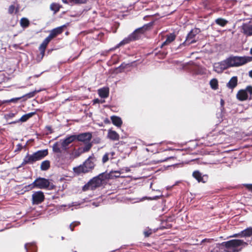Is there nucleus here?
<instances>
[{
	"label": "nucleus",
	"mask_w": 252,
	"mask_h": 252,
	"mask_svg": "<svg viewBox=\"0 0 252 252\" xmlns=\"http://www.w3.org/2000/svg\"><path fill=\"white\" fill-rule=\"evenodd\" d=\"M248 245L243 240L233 239L220 243V248L224 252H240Z\"/></svg>",
	"instance_id": "obj_1"
},
{
	"label": "nucleus",
	"mask_w": 252,
	"mask_h": 252,
	"mask_svg": "<svg viewBox=\"0 0 252 252\" xmlns=\"http://www.w3.org/2000/svg\"><path fill=\"white\" fill-rule=\"evenodd\" d=\"M76 140L75 135H72L64 139H61L53 145V151L55 153L61 154L63 151L68 149V145Z\"/></svg>",
	"instance_id": "obj_2"
},
{
	"label": "nucleus",
	"mask_w": 252,
	"mask_h": 252,
	"mask_svg": "<svg viewBox=\"0 0 252 252\" xmlns=\"http://www.w3.org/2000/svg\"><path fill=\"white\" fill-rule=\"evenodd\" d=\"M48 154L47 149L39 150L32 154H27L23 159L22 165L32 164L37 161L41 160Z\"/></svg>",
	"instance_id": "obj_3"
},
{
	"label": "nucleus",
	"mask_w": 252,
	"mask_h": 252,
	"mask_svg": "<svg viewBox=\"0 0 252 252\" xmlns=\"http://www.w3.org/2000/svg\"><path fill=\"white\" fill-rule=\"evenodd\" d=\"M150 25L149 24H146L141 28L136 29L127 37L125 38L122 41H121L118 44L117 47H119L121 46L127 44L130 41L138 39L140 37L141 34L147 31Z\"/></svg>",
	"instance_id": "obj_4"
},
{
	"label": "nucleus",
	"mask_w": 252,
	"mask_h": 252,
	"mask_svg": "<svg viewBox=\"0 0 252 252\" xmlns=\"http://www.w3.org/2000/svg\"><path fill=\"white\" fill-rule=\"evenodd\" d=\"M106 179H107L106 175L104 173H101L93 178L87 184L85 185L83 188V190L84 191L88 189L94 190L99 187L102 184V181Z\"/></svg>",
	"instance_id": "obj_5"
},
{
	"label": "nucleus",
	"mask_w": 252,
	"mask_h": 252,
	"mask_svg": "<svg viewBox=\"0 0 252 252\" xmlns=\"http://www.w3.org/2000/svg\"><path fill=\"white\" fill-rule=\"evenodd\" d=\"M229 67L238 66L243 65L251 61V58L249 57H230L226 59Z\"/></svg>",
	"instance_id": "obj_6"
},
{
	"label": "nucleus",
	"mask_w": 252,
	"mask_h": 252,
	"mask_svg": "<svg viewBox=\"0 0 252 252\" xmlns=\"http://www.w3.org/2000/svg\"><path fill=\"white\" fill-rule=\"evenodd\" d=\"M50 186L49 180L44 178H37L32 184L26 187L27 190L32 189L36 187L40 189H45L48 188Z\"/></svg>",
	"instance_id": "obj_7"
},
{
	"label": "nucleus",
	"mask_w": 252,
	"mask_h": 252,
	"mask_svg": "<svg viewBox=\"0 0 252 252\" xmlns=\"http://www.w3.org/2000/svg\"><path fill=\"white\" fill-rule=\"evenodd\" d=\"M94 166V158L89 157L84 163L82 166H80L77 168H74V171L78 173L81 172L86 173L93 169Z\"/></svg>",
	"instance_id": "obj_8"
},
{
	"label": "nucleus",
	"mask_w": 252,
	"mask_h": 252,
	"mask_svg": "<svg viewBox=\"0 0 252 252\" xmlns=\"http://www.w3.org/2000/svg\"><path fill=\"white\" fill-rule=\"evenodd\" d=\"M199 29H194L190 31L186 37L185 41L183 43L185 45L194 43L197 41L195 36L200 32Z\"/></svg>",
	"instance_id": "obj_9"
},
{
	"label": "nucleus",
	"mask_w": 252,
	"mask_h": 252,
	"mask_svg": "<svg viewBox=\"0 0 252 252\" xmlns=\"http://www.w3.org/2000/svg\"><path fill=\"white\" fill-rule=\"evenodd\" d=\"M252 94V87L249 86L245 90H240L237 94V98L240 101H244L248 99V94Z\"/></svg>",
	"instance_id": "obj_10"
},
{
	"label": "nucleus",
	"mask_w": 252,
	"mask_h": 252,
	"mask_svg": "<svg viewBox=\"0 0 252 252\" xmlns=\"http://www.w3.org/2000/svg\"><path fill=\"white\" fill-rule=\"evenodd\" d=\"M214 70L217 73H221L224 70L229 68L226 59L220 62L215 63L213 65Z\"/></svg>",
	"instance_id": "obj_11"
},
{
	"label": "nucleus",
	"mask_w": 252,
	"mask_h": 252,
	"mask_svg": "<svg viewBox=\"0 0 252 252\" xmlns=\"http://www.w3.org/2000/svg\"><path fill=\"white\" fill-rule=\"evenodd\" d=\"M44 195L41 191L34 192L32 195V204H38L44 201Z\"/></svg>",
	"instance_id": "obj_12"
},
{
	"label": "nucleus",
	"mask_w": 252,
	"mask_h": 252,
	"mask_svg": "<svg viewBox=\"0 0 252 252\" xmlns=\"http://www.w3.org/2000/svg\"><path fill=\"white\" fill-rule=\"evenodd\" d=\"M232 237H252V227H249L241 231L240 233L235 234Z\"/></svg>",
	"instance_id": "obj_13"
},
{
	"label": "nucleus",
	"mask_w": 252,
	"mask_h": 252,
	"mask_svg": "<svg viewBox=\"0 0 252 252\" xmlns=\"http://www.w3.org/2000/svg\"><path fill=\"white\" fill-rule=\"evenodd\" d=\"M75 137L76 139L86 143L90 141L92 139V134L91 133L86 132L79 135H75Z\"/></svg>",
	"instance_id": "obj_14"
},
{
	"label": "nucleus",
	"mask_w": 252,
	"mask_h": 252,
	"mask_svg": "<svg viewBox=\"0 0 252 252\" xmlns=\"http://www.w3.org/2000/svg\"><path fill=\"white\" fill-rule=\"evenodd\" d=\"M243 33L247 36L252 35V22L244 23L242 26Z\"/></svg>",
	"instance_id": "obj_15"
},
{
	"label": "nucleus",
	"mask_w": 252,
	"mask_h": 252,
	"mask_svg": "<svg viewBox=\"0 0 252 252\" xmlns=\"http://www.w3.org/2000/svg\"><path fill=\"white\" fill-rule=\"evenodd\" d=\"M51 40L48 36H47L42 42L39 47V50L40 52L41 58L39 61H40L44 56L45 51L47 47V45L49 42Z\"/></svg>",
	"instance_id": "obj_16"
},
{
	"label": "nucleus",
	"mask_w": 252,
	"mask_h": 252,
	"mask_svg": "<svg viewBox=\"0 0 252 252\" xmlns=\"http://www.w3.org/2000/svg\"><path fill=\"white\" fill-rule=\"evenodd\" d=\"M64 27H65V26L63 25L54 29L51 31L50 34L48 36L52 39L54 37H56L57 35L62 33L63 32V29Z\"/></svg>",
	"instance_id": "obj_17"
},
{
	"label": "nucleus",
	"mask_w": 252,
	"mask_h": 252,
	"mask_svg": "<svg viewBox=\"0 0 252 252\" xmlns=\"http://www.w3.org/2000/svg\"><path fill=\"white\" fill-rule=\"evenodd\" d=\"M176 38V35L174 33H170L166 35V39L161 45V47L164 46L168 45L173 42Z\"/></svg>",
	"instance_id": "obj_18"
},
{
	"label": "nucleus",
	"mask_w": 252,
	"mask_h": 252,
	"mask_svg": "<svg viewBox=\"0 0 252 252\" xmlns=\"http://www.w3.org/2000/svg\"><path fill=\"white\" fill-rule=\"evenodd\" d=\"M237 77L234 76L231 78L229 81L227 83L226 86L229 89H233L237 86Z\"/></svg>",
	"instance_id": "obj_19"
},
{
	"label": "nucleus",
	"mask_w": 252,
	"mask_h": 252,
	"mask_svg": "<svg viewBox=\"0 0 252 252\" xmlns=\"http://www.w3.org/2000/svg\"><path fill=\"white\" fill-rule=\"evenodd\" d=\"M111 120L113 124L118 127L121 126L122 125V120L119 117L116 116H111Z\"/></svg>",
	"instance_id": "obj_20"
},
{
	"label": "nucleus",
	"mask_w": 252,
	"mask_h": 252,
	"mask_svg": "<svg viewBox=\"0 0 252 252\" xmlns=\"http://www.w3.org/2000/svg\"><path fill=\"white\" fill-rule=\"evenodd\" d=\"M25 248L27 252H36V247L33 243L25 244Z\"/></svg>",
	"instance_id": "obj_21"
},
{
	"label": "nucleus",
	"mask_w": 252,
	"mask_h": 252,
	"mask_svg": "<svg viewBox=\"0 0 252 252\" xmlns=\"http://www.w3.org/2000/svg\"><path fill=\"white\" fill-rule=\"evenodd\" d=\"M108 137L112 140H118L119 139V135L115 131L112 130H109Z\"/></svg>",
	"instance_id": "obj_22"
},
{
	"label": "nucleus",
	"mask_w": 252,
	"mask_h": 252,
	"mask_svg": "<svg viewBox=\"0 0 252 252\" xmlns=\"http://www.w3.org/2000/svg\"><path fill=\"white\" fill-rule=\"evenodd\" d=\"M98 94L102 98H106L109 95V90L108 88H103L98 90Z\"/></svg>",
	"instance_id": "obj_23"
},
{
	"label": "nucleus",
	"mask_w": 252,
	"mask_h": 252,
	"mask_svg": "<svg viewBox=\"0 0 252 252\" xmlns=\"http://www.w3.org/2000/svg\"><path fill=\"white\" fill-rule=\"evenodd\" d=\"M192 175L193 177L198 181V182H205V181L204 180V176H202L201 174L199 171H194Z\"/></svg>",
	"instance_id": "obj_24"
},
{
	"label": "nucleus",
	"mask_w": 252,
	"mask_h": 252,
	"mask_svg": "<svg viewBox=\"0 0 252 252\" xmlns=\"http://www.w3.org/2000/svg\"><path fill=\"white\" fill-rule=\"evenodd\" d=\"M114 155V152L105 153L103 155L102 158V161L103 163H105L107 161H108L109 158H113Z\"/></svg>",
	"instance_id": "obj_25"
},
{
	"label": "nucleus",
	"mask_w": 252,
	"mask_h": 252,
	"mask_svg": "<svg viewBox=\"0 0 252 252\" xmlns=\"http://www.w3.org/2000/svg\"><path fill=\"white\" fill-rule=\"evenodd\" d=\"M121 172L119 171H112L108 175H106L107 178L113 179L118 178L120 176Z\"/></svg>",
	"instance_id": "obj_26"
},
{
	"label": "nucleus",
	"mask_w": 252,
	"mask_h": 252,
	"mask_svg": "<svg viewBox=\"0 0 252 252\" xmlns=\"http://www.w3.org/2000/svg\"><path fill=\"white\" fill-rule=\"evenodd\" d=\"M50 166V162L49 160H46L42 161L40 165V169L41 170L45 171L49 168Z\"/></svg>",
	"instance_id": "obj_27"
},
{
	"label": "nucleus",
	"mask_w": 252,
	"mask_h": 252,
	"mask_svg": "<svg viewBox=\"0 0 252 252\" xmlns=\"http://www.w3.org/2000/svg\"><path fill=\"white\" fill-rule=\"evenodd\" d=\"M41 91V90H35L34 91H33L32 92H31L29 93L26 94L25 95L22 96V98L25 97H26V98H30L33 97L36 94L40 92Z\"/></svg>",
	"instance_id": "obj_28"
},
{
	"label": "nucleus",
	"mask_w": 252,
	"mask_h": 252,
	"mask_svg": "<svg viewBox=\"0 0 252 252\" xmlns=\"http://www.w3.org/2000/svg\"><path fill=\"white\" fill-rule=\"evenodd\" d=\"M29 21L26 18H22L20 20V25L23 28H26L29 25Z\"/></svg>",
	"instance_id": "obj_29"
},
{
	"label": "nucleus",
	"mask_w": 252,
	"mask_h": 252,
	"mask_svg": "<svg viewBox=\"0 0 252 252\" xmlns=\"http://www.w3.org/2000/svg\"><path fill=\"white\" fill-rule=\"evenodd\" d=\"M83 153L82 150V149L81 148V147H80L78 149L75 150L73 152L72 155V156L73 157V158H76L79 157Z\"/></svg>",
	"instance_id": "obj_30"
},
{
	"label": "nucleus",
	"mask_w": 252,
	"mask_h": 252,
	"mask_svg": "<svg viewBox=\"0 0 252 252\" xmlns=\"http://www.w3.org/2000/svg\"><path fill=\"white\" fill-rule=\"evenodd\" d=\"M210 84L211 88L214 90L218 89V82L216 79H213L210 82Z\"/></svg>",
	"instance_id": "obj_31"
},
{
	"label": "nucleus",
	"mask_w": 252,
	"mask_h": 252,
	"mask_svg": "<svg viewBox=\"0 0 252 252\" xmlns=\"http://www.w3.org/2000/svg\"><path fill=\"white\" fill-rule=\"evenodd\" d=\"M85 144V146L84 147H81L83 153L89 151L92 147V144L90 142Z\"/></svg>",
	"instance_id": "obj_32"
},
{
	"label": "nucleus",
	"mask_w": 252,
	"mask_h": 252,
	"mask_svg": "<svg viewBox=\"0 0 252 252\" xmlns=\"http://www.w3.org/2000/svg\"><path fill=\"white\" fill-rule=\"evenodd\" d=\"M216 23L221 27H224L227 23V21L223 19L218 18L216 20Z\"/></svg>",
	"instance_id": "obj_33"
},
{
	"label": "nucleus",
	"mask_w": 252,
	"mask_h": 252,
	"mask_svg": "<svg viewBox=\"0 0 252 252\" xmlns=\"http://www.w3.org/2000/svg\"><path fill=\"white\" fill-rule=\"evenodd\" d=\"M50 9L51 10L56 12L59 10L60 7L58 4L52 3L50 5Z\"/></svg>",
	"instance_id": "obj_34"
},
{
	"label": "nucleus",
	"mask_w": 252,
	"mask_h": 252,
	"mask_svg": "<svg viewBox=\"0 0 252 252\" xmlns=\"http://www.w3.org/2000/svg\"><path fill=\"white\" fill-rule=\"evenodd\" d=\"M18 10V8L16 9L15 7L13 5H10L8 8V13L10 14H12L14 12L17 13Z\"/></svg>",
	"instance_id": "obj_35"
},
{
	"label": "nucleus",
	"mask_w": 252,
	"mask_h": 252,
	"mask_svg": "<svg viewBox=\"0 0 252 252\" xmlns=\"http://www.w3.org/2000/svg\"><path fill=\"white\" fill-rule=\"evenodd\" d=\"M28 120V118L26 117V116L25 115H24L18 120L15 121V122H11L10 124H15V123L19 122H24L27 121Z\"/></svg>",
	"instance_id": "obj_36"
},
{
	"label": "nucleus",
	"mask_w": 252,
	"mask_h": 252,
	"mask_svg": "<svg viewBox=\"0 0 252 252\" xmlns=\"http://www.w3.org/2000/svg\"><path fill=\"white\" fill-rule=\"evenodd\" d=\"M22 97H15L9 100H6L4 102L5 103H9V102H13V103H16L17 101L19 99H20Z\"/></svg>",
	"instance_id": "obj_37"
},
{
	"label": "nucleus",
	"mask_w": 252,
	"mask_h": 252,
	"mask_svg": "<svg viewBox=\"0 0 252 252\" xmlns=\"http://www.w3.org/2000/svg\"><path fill=\"white\" fill-rule=\"evenodd\" d=\"M152 233V230L151 229L146 230L144 232L145 237H149Z\"/></svg>",
	"instance_id": "obj_38"
},
{
	"label": "nucleus",
	"mask_w": 252,
	"mask_h": 252,
	"mask_svg": "<svg viewBox=\"0 0 252 252\" xmlns=\"http://www.w3.org/2000/svg\"><path fill=\"white\" fill-rule=\"evenodd\" d=\"M71 2L74 3H84L85 2V0H69Z\"/></svg>",
	"instance_id": "obj_39"
},
{
	"label": "nucleus",
	"mask_w": 252,
	"mask_h": 252,
	"mask_svg": "<svg viewBox=\"0 0 252 252\" xmlns=\"http://www.w3.org/2000/svg\"><path fill=\"white\" fill-rule=\"evenodd\" d=\"M35 114V112H31V113L25 114V115L29 119V118H31L32 116H33Z\"/></svg>",
	"instance_id": "obj_40"
},
{
	"label": "nucleus",
	"mask_w": 252,
	"mask_h": 252,
	"mask_svg": "<svg viewBox=\"0 0 252 252\" xmlns=\"http://www.w3.org/2000/svg\"><path fill=\"white\" fill-rule=\"evenodd\" d=\"M15 113H9V114H7L6 117H7V119H8V118H13V117L15 116Z\"/></svg>",
	"instance_id": "obj_41"
},
{
	"label": "nucleus",
	"mask_w": 252,
	"mask_h": 252,
	"mask_svg": "<svg viewBox=\"0 0 252 252\" xmlns=\"http://www.w3.org/2000/svg\"><path fill=\"white\" fill-rule=\"evenodd\" d=\"M79 205V204L77 203V202H72L71 204H68V206L69 208H70L72 206H78Z\"/></svg>",
	"instance_id": "obj_42"
},
{
	"label": "nucleus",
	"mask_w": 252,
	"mask_h": 252,
	"mask_svg": "<svg viewBox=\"0 0 252 252\" xmlns=\"http://www.w3.org/2000/svg\"><path fill=\"white\" fill-rule=\"evenodd\" d=\"M71 224H72L73 227H75V226L79 225L80 224V222L78 221H75L72 222Z\"/></svg>",
	"instance_id": "obj_43"
},
{
	"label": "nucleus",
	"mask_w": 252,
	"mask_h": 252,
	"mask_svg": "<svg viewBox=\"0 0 252 252\" xmlns=\"http://www.w3.org/2000/svg\"><path fill=\"white\" fill-rule=\"evenodd\" d=\"M246 187L249 190L252 191V184H247Z\"/></svg>",
	"instance_id": "obj_44"
},
{
	"label": "nucleus",
	"mask_w": 252,
	"mask_h": 252,
	"mask_svg": "<svg viewBox=\"0 0 252 252\" xmlns=\"http://www.w3.org/2000/svg\"><path fill=\"white\" fill-rule=\"evenodd\" d=\"M173 158V157H169V158H165L164 159H162L160 161V162H164V161H167L168 159H170V158Z\"/></svg>",
	"instance_id": "obj_45"
},
{
	"label": "nucleus",
	"mask_w": 252,
	"mask_h": 252,
	"mask_svg": "<svg viewBox=\"0 0 252 252\" xmlns=\"http://www.w3.org/2000/svg\"><path fill=\"white\" fill-rule=\"evenodd\" d=\"M224 104V100L222 99H221V100H220V105H221V106L222 107L223 106Z\"/></svg>",
	"instance_id": "obj_46"
},
{
	"label": "nucleus",
	"mask_w": 252,
	"mask_h": 252,
	"mask_svg": "<svg viewBox=\"0 0 252 252\" xmlns=\"http://www.w3.org/2000/svg\"><path fill=\"white\" fill-rule=\"evenodd\" d=\"M74 227H73V226L72 224H71H71L69 225V228L70 229V230H71L72 231H73V230H74Z\"/></svg>",
	"instance_id": "obj_47"
},
{
	"label": "nucleus",
	"mask_w": 252,
	"mask_h": 252,
	"mask_svg": "<svg viewBox=\"0 0 252 252\" xmlns=\"http://www.w3.org/2000/svg\"><path fill=\"white\" fill-rule=\"evenodd\" d=\"M249 76L252 78V70L249 71Z\"/></svg>",
	"instance_id": "obj_48"
},
{
	"label": "nucleus",
	"mask_w": 252,
	"mask_h": 252,
	"mask_svg": "<svg viewBox=\"0 0 252 252\" xmlns=\"http://www.w3.org/2000/svg\"><path fill=\"white\" fill-rule=\"evenodd\" d=\"M99 102L98 99H95L94 100V103H98Z\"/></svg>",
	"instance_id": "obj_49"
},
{
	"label": "nucleus",
	"mask_w": 252,
	"mask_h": 252,
	"mask_svg": "<svg viewBox=\"0 0 252 252\" xmlns=\"http://www.w3.org/2000/svg\"><path fill=\"white\" fill-rule=\"evenodd\" d=\"M62 1L65 3H67L68 2L67 0H62Z\"/></svg>",
	"instance_id": "obj_50"
},
{
	"label": "nucleus",
	"mask_w": 252,
	"mask_h": 252,
	"mask_svg": "<svg viewBox=\"0 0 252 252\" xmlns=\"http://www.w3.org/2000/svg\"><path fill=\"white\" fill-rule=\"evenodd\" d=\"M93 204L94 206H96H96H97V205L95 204V203H93Z\"/></svg>",
	"instance_id": "obj_51"
},
{
	"label": "nucleus",
	"mask_w": 252,
	"mask_h": 252,
	"mask_svg": "<svg viewBox=\"0 0 252 252\" xmlns=\"http://www.w3.org/2000/svg\"><path fill=\"white\" fill-rule=\"evenodd\" d=\"M250 53L252 55V48L251 49Z\"/></svg>",
	"instance_id": "obj_52"
}]
</instances>
